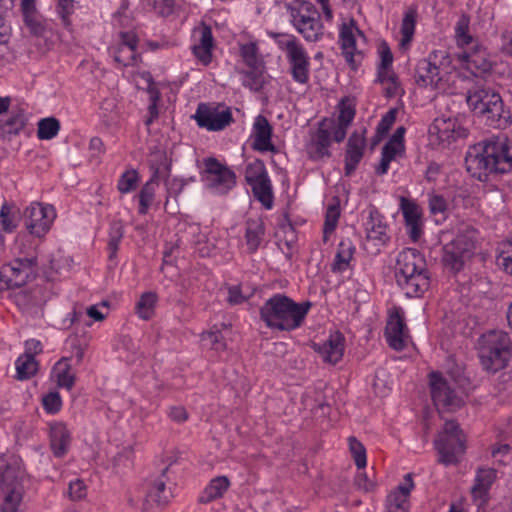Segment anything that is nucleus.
I'll return each mask as SVG.
<instances>
[{
	"label": "nucleus",
	"instance_id": "1",
	"mask_svg": "<svg viewBox=\"0 0 512 512\" xmlns=\"http://www.w3.org/2000/svg\"><path fill=\"white\" fill-rule=\"evenodd\" d=\"M465 165L473 178L488 181L490 176L512 169V145L507 138L477 143L469 147Z\"/></svg>",
	"mask_w": 512,
	"mask_h": 512
},
{
	"label": "nucleus",
	"instance_id": "2",
	"mask_svg": "<svg viewBox=\"0 0 512 512\" xmlns=\"http://www.w3.org/2000/svg\"><path fill=\"white\" fill-rule=\"evenodd\" d=\"M311 307L310 301L297 303L285 294L277 293L264 302L259 315L268 328L290 332L303 325Z\"/></svg>",
	"mask_w": 512,
	"mask_h": 512
},
{
	"label": "nucleus",
	"instance_id": "3",
	"mask_svg": "<svg viewBox=\"0 0 512 512\" xmlns=\"http://www.w3.org/2000/svg\"><path fill=\"white\" fill-rule=\"evenodd\" d=\"M397 285L409 297H421L430 287V272L424 256L414 248H405L396 259Z\"/></svg>",
	"mask_w": 512,
	"mask_h": 512
},
{
	"label": "nucleus",
	"instance_id": "4",
	"mask_svg": "<svg viewBox=\"0 0 512 512\" xmlns=\"http://www.w3.org/2000/svg\"><path fill=\"white\" fill-rule=\"evenodd\" d=\"M466 102L471 111L489 126L501 128L507 123L508 112L501 96L481 81H476L466 93Z\"/></svg>",
	"mask_w": 512,
	"mask_h": 512
},
{
	"label": "nucleus",
	"instance_id": "5",
	"mask_svg": "<svg viewBox=\"0 0 512 512\" xmlns=\"http://www.w3.org/2000/svg\"><path fill=\"white\" fill-rule=\"evenodd\" d=\"M511 340L508 333L491 331L481 337L479 347L480 363L488 373L504 369L511 358Z\"/></svg>",
	"mask_w": 512,
	"mask_h": 512
},
{
	"label": "nucleus",
	"instance_id": "6",
	"mask_svg": "<svg viewBox=\"0 0 512 512\" xmlns=\"http://www.w3.org/2000/svg\"><path fill=\"white\" fill-rule=\"evenodd\" d=\"M466 436L459 424L454 421H446L443 431L439 433L434 441L435 449L439 454V463L446 466L456 465L460 456L465 453Z\"/></svg>",
	"mask_w": 512,
	"mask_h": 512
},
{
	"label": "nucleus",
	"instance_id": "7",
	"mask_svg": "<svg viewBox=\"0 0 512 512\" xmlns=\"http://www.w3.org/2000/svg\"><path fill=\"white\" fill-rule=\"evenodd\" d=\"M202 181L214 194L225 195L236 185L235 173L214 157L204 159Z\"/></svg>",
	"mask_w": 512,
	"mask_h": 512
},
{
	"label": "nucleus",
	"instance_id": "8",
	"mask_svg": "<svg viewBox=\"0 0 512 512\" xmlns=\"http://www.w3.org/2000/svg\"><path fill=\"white\" fill-rule=\"evenodd\" d=\"M36 258H17L0 268V282L4 289L19 288L35 278Z\"/></svg>",
	"mask_w": 512,
	"mask_h": 512
},
{
	"label": "nucleus",
	"instance_id": "9",
	"mask_svg": "<svg viewBox=\"0 0 512 512\" xmlns=\"http://www.w3.org/2000/svg\"><path fill=\"white\" fill-rule=\"evenodd\" d=\"M55 217L56 213L52 206L33 202L25 208L19 219L31 235L40 238L50 230Z\"/></svg>",
	"mask_w": 512,
	"mask_h": 512
},
{
	"label": "nucleus",
	"instance_id": "10",
	"mask_svg": "<svg viewBox=\"0 0 512 512\" xmlns=\"http://www.w3.org/2000/svg\"><path fill=\"white\" fill-rule=\"evenodd\" d=\"M289 63L292 79L299 84H307L310 74V60L304 47L293 37L281 46Z\"/></svg>",
	"mask_w": 512,
	"mask_h": 512
},
{
	"label": "nucleus",
	"instance_id": "11",
	"mask_svg": "<svg viewBox=\"0 0 512 512\" xmlns=\"http://www.w3.org/2000/svg\"><path fill=\"white\" fill-rule=\"evenodd\" d=\"M449 63L445 51H433L428 58L421 59L415 67L414 79L418 86L427 87L437 85L441 80L440 68Z\"/></svg>",
	"mask_w": 512,
	"mask_h": 512
},
{
	"label": "nucleus",
	"instance_id": "12",
	"mask_svg": "<svg viewBox=\"0 0 512 512\" xmlns=\"http://www.w3.org/2000/svg\"><path fill=\"white\" fill-rule=\"evenodd\" d=\"M430 395L437 411L455 412L465 404L464 386H430Z\"/></svg>",
	"mask_w": 512,
	"mask_h": 512
},
{
	"label": "nucleus",
	"instance_id": "13",
	"mask_svg": "<svg viewBox=\"0 0 512 512\" xmlns=\"http://www.w3.org/2000/svg\"><path fill=\"white\" fill-rule=\"evenodd\" d=\"M173 462L174 461H171L165 468H163L159 475L150 476L146 479V495L144 499L145 509H148L153 505L163 508L169 503L172 497V492L166 485L168 479L167 472Z\"/></svg>",
	"mask_w": 512,
	"mask_h": 512
},
{
	"label": "nucleus",
	"instance_id": "14",
	"mask_svg": "<svg viewBox=\"0 0 512 512\" xmlns=\"http://www.w3.org/2000/svg\"><path fill=\"white\" fill-rule=\"evenodd\" d=\"M194 118L199 127L209 131L223 130L233 122V116L229 109L220 111L204 103L198 105Z\"/></svg>",
	"mask_w": 512,
	"mask_h": 512
},
{
	"label": "nucleus",
	"instance_id": "15",
	"mask_svg": "<svg viewBox=\"0 0 512 512\" xmlns=\"http://www.w3.org/2000/svg\"><path fill=\"white\" fill-rule=\"evenodd\" d=\"M120 43L109 48V54L121 67L134 66L140 55L137 53L138 37L133 32H120Z\"/></svg>",
	"mask_w": 512,
	"mask_h": 512
},
{
	"label": "nucleus",
	"instance_id": "16",
	"mask_svg": "<svg viewBox=\"0 0 512 512\" xmlns=\"http://www.w3.org/2000/svg\"><path fill=\"white\" fill-rule=\"evenodd\" d=\"M355 33L364 37L363 32L357 27V23L354 19H351L349 23H343L340 27L339 42L342 54L346 62L353 69L357 68L363 58L362 53L356 48Z\"/></svg>",
	"mask_w": 512,
	"mask_h": 512
},
{
	"label": "nucleus",
	"instance_id": "17",
	"mask_svg": "<svg viewBox=\"0 0 512 512\" xmlns=\"http://www.w3.org/2000/svg\"><path fill=\"white\" fill-rule=\"evenodd\" d=\"M333 118H324L319 122L315 134L312 136L308 146V153L313 160H319L331 155L329 147L331 145V135H333Z\"/></svg>",
	"mask_w": 512,
	"mask_h": 512
},
{
	"label": "nucleus",
	"instance_id": "18",
	"mask_svg": "<svg viewBox=\"0 0 512 512\" xmlns=\"http://www.w3.org/2000/svg\"><path fill=\"white\" fill-rule=\"evenodd\" d=\"M272 134L273 128L267 118L263 115H258L253 123L252 149L259 152L270 151L277 153V148L271 141Z\"/></svg>",
	"mask_w": 512,
	"mask_h": 512
},
{
	"label": "nucleus",
	"instance_id": "19",
	"mask_svg": "<svg viewBox=\"0 0 512 512\" xmlns=\"http://www.w3.org/2000/svg\"><path fill=\"white\" fill-rule=\"evenodd\" d=\"M496 479V470L493 468H479L476 472L475 483L471 494L475 505L480 509L489 500V490Z\"/></svg>",
	"mask_w": 512,
	"mask_h": 512
},
{
	"label": "nucleus",
	"instance_id": "20",
	"mask_svg": "<svg viewBox=\"0 0 512 512\" xmlns=\"http://www.w3.org/2000/svg\"><path fill=\"white\" fill-rule=\"evenodd\" d=\"M385 337L389 346L394 350L401 351L406 347L407 327L404 318L398 311L389 316L385 327Z\"/></svg>",
	"mask_w": 512,
	"mask_h": 512
},
{
	"label": "nucleus",
	"instance_id": "21",
	"mask_svg": "<svg viewBox=\"0 0 512 512\" xmlns=\"http://www.w3.org/2000/svg\"><path fill=\"white\" fill-rule=\"evenodd\" d=\"M0 489L4 496L23 497L24 487L17 466L0 464Z\"/></svg>",
	"mask_w": 512,
	"mask_h": 512
},
{
	"label": "nucleus",
	"instance_id": "22",
	"mask_svg": "<svg viewBox=\"0 0 512 512\" xmlns=\"http://www.w3.org/2000/svg\"><path fill=\"white\" fill-rule=\"evenodd\" d=\"M353 132L347 142L346 153H345V166L344 171L346 176H350L356 169L357 165L361 161L364 149L366 145L364 133Z\"/></svg>",
	"mask_w": 512,
	"mask_h": 512
},
{
	"label": "nucleus",
	"instance_id": "23",
	"mask_svg": "<svg viewBox=\"0 0 512 512\" xmlns=\"http://www.w3.org/2000/svg\"><path fill=\"white\" fill-rule=\"evenodd\" d=\"M294 27L300 24L321 21L320 13L315 5L309 1L295 0L286 6Z\"/></svg>",
	"mask_w": 512,
	"mask_h": 512
},
{
	"label": "nucleus",
	"instance_id": "24",
	"mask_svg": "<svg viewBox=\"0 0 512 512\" xmlns=\"http://www.w3.org/2000/svg\"><path fill=\"white\" fill-rule=\"evenodd\" d=\"M344 340V336L340 332H335L330 334L322 344H314V349L325 362L336 364L343 357Z\"/></svg>",
	"mask_w": 512,
	"mask_h": 512
},
{
	"label": "nucleus",
	"instance_id": "25",
	"mask_svg": "<svg viewBox=\"0 0 512 512\" xmlns=\"http://www.w3.org/2000/svg\"><path fill=\"white\" fill-rule=\"evenodd\" d=\"M400 207L405 220L408 235L411 240L416 242L422 234L421 212L419 207L416 203L404 197L401 198Z\"/></svg>",
	"mask_w": 512,
	"mask_h": 512
},
{
	"label": "nucleus",
	"instance_id": "26",
	"mask_svg": "<svg viewBox=\"0 0 512 512\" xmlns=\"http://www.w3.org/2000/svg\"><path fill=\"white\" fill-rule=\"evenodd\" d=\"M20 7L25 26L29 29V32L36 37L44 36L46 33V22L38 13L35 0H21Z\"/></svg>",
	"mask_w": 512,
	"mask_h": 512
},
{
	"label": "nucleus",
	"instance_id": "27",
	"mask_svg": "<svg viewBox=\"0 0 512 512\" xmlns=\"http://www.w3.org/2000/svg\"><path fill=\"white\" fill-rule=\"evenodd\" d=\"M457 58L476 77L488 74L492 69V63L487 59L483 50L458 53Z\"/></svg>",
	"mask_w": 512,
	"mask_h": 512
},
{
	"label": "nucleus",
	"instance_id": "28",
	"mask_svg": "<svg viewBox=\"0 0 512 512\" xmlns=\"http://www.w3.org/2000/svg\"><path fill=\"white\" fill-rule=\"evenodd\" d=\"M355 117V109L350 104L342 101L339 105V114L337 120L333 119V140L340 143L342 142L347 133V129Z\"/></svg>",
	"mask_w": 512,
	"mask_h": 512
},
{
	"label": "nucleus",
	"instance_id": "29",
	"mask_svg": "<svg viewBox=\"0 0 512 512\" xmlns=\"http://www.w3.org/2000/svg\"><path fill=\"white\" fill-rule=\"evenodd\" d=\"M71 442L70 432L64 423H54L50 427V447L56 457L66 454Z\"/></svg>",
	"mask_w": 512,
	"mask_h": 512
},
{
	"label": "nucleus",
	"instance_id": "30",
	"mask_svg": "<svg viewBox=\"0 0 512 512\" xmlns=\"http://www.w3.org/2000/svg\"><path fill=\"white\" fill-rule=\"evenodd\" d=\"M365 229L368 239L377 240L381 243H385L389 239L386 231L387 225L383 221V216L375 207H371L368 210Z\"/></svg>",
	"mask_w": 512,
	"mask_h": 512
},
{
	"label": "nucleus",
	"instance_id": "31",
	"mask_svg": "<svg viewBox=\"0 0 512 512\" xmlns=\"http://www.w3.org/2000/svg\"><path fill=\"white\" fill-rule=\"evenodd\" d=\"M470 257L471 255L462 250L454 241L447 243L443 247L442 262L446 267L455 272L460 271L464 266L465 259Z\"/></svg>",
	"mask_w": 512,
	"mask_h": 512
},
{
	"label": "nucleus",
	"instance_id": "32",
	"mask_svg": "<svg viewBox=\"0 0 512 512\" xmlns=\"http://www.w3.org/2000/svg\"><path fill=\"white\" fill-rule=\"evenodd\" d=\"M26 116L23 111H17L8 116L7 119L0 120V137L10 141L16 136L26 125Z\"/></svg>",
	"mask_w": 512,
	"mask_h": 512
},
{
	"label": "nucleus",
	"instance_id": "33",
	"mask_svg": "<svg viewBox=\"0 0 512 512\" xmlns=\"http://www.w3.org/2000/svg\"><path fill=\"white\" fill-rule=\"evenodd\" d=\"M265 234L264 222L261 218H249L246 221L245 239L250 253L257 251Z\"/></svg>",
	"mask_w": 512,
	"mask_h": 512
},
{
	"label": "nucleus",
	"instance_id": "34",
	"mask_svg": "<svg viewBox=\"0 0 512 512\" xmlns=\"http://www.w3.org/2000/svg\"><path fill=\"white\" fill-rule=\"evenodd\" d=\"M229 486L230 480L228 477L218 476L213 478L204 489L202 495L198 499V502L201 504H207L218 498H221L228 490Z\"/></svg>",
	"mask_w": 512,
	"mask_h": 512
},
{
	"label": "nucleus",
	"instance_id": "35",
	"mask_svg": "<svg viewBox=\"0 0 512 512\" xmlns=\"http://www.w3.org/2000/svg\"><path fill=\"white\" fill-rule=\"evenodd\" d=\"M158 180H159V169L156 168L153 171L151 178L143 185V187L141 188V190L139 192V195H138V197H139V210H138L139 214H141V215L147 214L148 209L154 200L156 188L159 185Z\"/></svg>",
	"mask_w": 512,
	"mask_h": 512
},
{
	"label": "nucleus",
	"instance_id": "36",
	"mask_svg": "<svg viewBox=\"0 0 512 512\" xmlns=\"http://www.w3.org/2000/svg\"><path fill=\"white\" fill-rule=\"evenodd\" d=\"M16 376L18 381H25L35 375L38 370V363L35 356L26 349L25 353L20 355L15 362Z\"/></svg>",
	"mask_w": 512,
	"mask_h": 512
},
{
	"label": "nucleus",
	"instance_id": "37",
	"mask_svg": "<svg viewBox=\"0 0 512 512\" xmlns=\"http://www.w3.org/2000/svg\"><path fill=\"white\" fill-rule=\"evenodd\" d=\"M354 252L355 246L352 241L349 238L342 239L338 245V251L335 255L334 262L332 263V271L343 272L347 270Z\"/></svg>",
	"mask_w": 512,
	"mask_h": 512
},
{
	"label": "nucleus",
	"instance_id": "38",
	"mask_svg": "<svg viewBox=\"0 0 512 512\" xmlns=\"http://www.w3.org/2000/svg\"><path fill=\"white\" fill-rule=\"evenodd\" d=\"M477 239L478 231L472 225L461 224L452 241L472 256Z\"/></svg>",
	"mask_w": 512,
	"mask_h": 512
},
{
	"label": "nucleus",
	"instance_id": "39",
	"mask_svg": "<svg viewBox=\"0 0 512 512\" xmlns=\"http://www.w3.org/2000/svg\"><path fill=\"white\" fill-rule=\"evenodd\" d=\"M416 19V10L410 9L405 12L400 28L401 39L399 41V47L402 50H406L410 47L415 33Z\"/></svg>",
	"mask_w": 512,
	"mask_h": 512
},
{
	"label": "nucleus",
	"instance_id": "40",
	"mask_svg": "<svg viewBox=\"0 0 512 512\" xmlns=\"http://www.w3.org/2000/svg\"><path fill=\"white\" fill-rule=\"evenodd\" d=\"M255 199H257L265 208L271 209L273 206V189L270 178H265L250 185Z\"/></svg>",
	"mask_w": 512,
	"mask_h": 512
},
{
	"label": "nucleus",
	"instance_id": "41",
	"mask_svg": "<svg viewBox=\"0 0 512 512\" xmlns=\"http://www.w3.org/2000/svg\"><path fill=\"white\" fill-rule=\"evenodd\" d=\"M51 377L56 381V384H74L77 380L67 357L61 358L54 365Z\"/></svg>",
	"mask_w": 512,
	"mask_h": 512
},
{
	"label": "nucleus",
	"instance_id": "42",
	"mask_svg": "<svg viewBox=\"0 0 512 512\" xmlns=\"http://www.w3.org/2000/svg\"><path fill=\"white\" fill-rule=\"evenodd\" d=\"M157 299L155 292L149 291L141 295L136 304V312L141 319L149 320L153 316Z\"/></svg>",
	"mask_w": 512,
	"mask_h": 512
},
{
	"label": "nucleus",
	"instance_id": "43",
	"mask_svg": "<svg viewBox=\"0 0 512 512\" xmlns=\"http://www.w3.org/2000/svg\"><path fill=\"white\" fill-rule=\"evenodd\" d=\"M268 177L265 164L260 159H255L245 167V181L249 186Z\"/></svg>",
	"mask_w": 512,
	"mask_h": 512
},
{
	"label": "nucleus",
	"instance_id": "44",
	"mask_svg": "<svg viewBox=\"0 0 512 512\" xmlns=\"http://www.w3.org/2000/svg\"><path fill=\"white\" fill-rule=\"evenodd\" d=\"M470 28V17L466 14H462L456 22L454 31L455 39L460 47H465L473 42V37L469 33Z\"/></svg>",
	"mask_w": 512,
	"mask_h": 512
},
{
	"label": "nucleus",
	"instance_id": "45",
	"mask_svg": "<svg viewBox=\"0 0 512 512\" xmlns=\"http://www.w3.org/2000/svg\"><path fill=\"white\" fill-rule=\"evenodd\" d=\"M60 122L55 117L43 118L38 122L37 137L40 140H50L57 136Z\"/></svg>",
	"mask_w": 512,
	"mask_h": 512
},
{
	"label": "nucleus",
	"instance_id": "46",
	"mask_svg": "<svg viewBox=\"0 0 512 512\" xmlns=\"http://www.w3.org/2000/svg\"><path fill=\"white\" fill-rule=\"evenodd\" d=\"M124 230L120 221H115L111 224L109 230V240L107 244V249L109 252L108 258L109 260H114L117 255V251L119 249V244L123 238Z\"/></svg>",
	"mask_w": 512,
	"mask_h": 512
},
{
	"label": "nucleus",
	"instance_id": "47",
	"mask_svg": "<svg viewBox=\"0 0 512 512\" xmlns=\"http://www.w3.org/2000/svg\"><path fill=\"white\" fill-rule=\"evenodd\" d=\"M294 28L308 42H317L324 35V26L321 21L300 24Z\"/></svg>",
	"mask_w": 512,
	"mask_h": 512
},
{
	"label": "nucleus",
	"instance_id": "48",
	"mask_svg": "<svg viewBox=\"0 0 512 512\" xmlns=\"http://www.w3.org/2000/svg\"><path fill=\"white\" fill-rule=\"evenodd\" d=\"M250 70L244 71L242 84L248 87L252 91H259L262 89L264 84L263 71L261 66L249 67Z\"/></svg>",
	"mask_w": 512,
	"mask_h": 512
},
{
	"label": "nucleus",
	"instance_id": "49",
	"mask_svg": "<svg viewBox=\"0 0 512 512\" xmlns=\"http://www.w3.org/2000/svg\"><path fill=\"white\" fill-rule=\"evenodd\" d=\"M201 344L203 347L214 350L217 353L226 350V341L220 331H208L201 335Z\"/></svg>",
	"mask_w": 512,
	"mask_h": 512
},
{
	"label": "nucleus",
	"instance_id": "50",
	"mask_svg": "<svg viewBox=\"0 0 512 512\" xmlns=\"http://www.w3.org/2000/svg\"><path fill=\"white\" fill-rule=\"evenodd\" d=\"M340 217V207L339 204L329 205L326 214H325V222L323 227V240L324 242L328 241L329 235H331L337 227L338 220Z\"/></svg>",
	"mask_w": 512,
	"mask_h": 512
},
{
	"label": "nucleus",
	"instance_id": "51",
	"mask_svg": "<svg viewBox=\"0 0 512 512\" xmlns=\"http://www.w3.org/2000/svg\"><path fill=\"white\" fill-rule=\"evenodd\" d=\"M17 222L18 218L12 211V207L5 202L0 210V226L2 231L12 233L18 225Z\"/></svg>",
	"mask_w": 512,
	"mask_h": 512
},
{
	"label": "nucleus",
	"instance_id": "52",
	"mask_svg": "<svg viewBox=\"0 0 512 512\" xmlns=\"http://www.w3.org/2000/svg\"><path fill=\"white\" fill-rule=\"evenodd\" d=\"M139 182V174L135 169L125 171L119 178L117 189L126 194L136 189Z\"/></svg>",
	"mask_w": 512,
	"mask_h": 512
},
{
	"label": "nucleus",
	"instance_id": "53",
	"mask_svg": "<svg viewBox=\"0 0 512 512\" xmlns=\"http://www.w3.org/2000/svg\"><path fill=\"white\" fill-rule=\"evenodd\" d=\"M240 54L248 67L261 66L258 58V47L254 42L243 44L240 48Z\"/></svg>",
	"mask_w": 512,
	"mask_h": 512
},
{
	"label": "nucleus",
	"instance_id": "54",
	"mask_svg": "<svg viewBox=\"0 0 512 512\" xmlns=\"http://www.w3.org/2000/svg\"><path fill=\"white\" fill-rule=\"evenodd\" d=\"M132 455V447H126L122 451L118 452L112 460L113 470L116 473H119L123 469L130 467L132 465Z\"/></svg>",
	"mask_w": 512,
	"mask_h": 512
},
{
	"label": "nucleus",
	"instance_id": "55",
	"mask_svg": "<svg viewBox=\"0 0 512 512\" xmlns=\"http://www.w3.org/2000/svg\"><path fill=\"white\" fill-rule=\"evenodd\" d=\"M408 498L399 492H391L387 496L388 512H407Z\"/></svg>",
	"mask_w": 512,
	"mask_h": 512
},
{
	"label": "nucleus",
	"instance_id": "56",
	"mask_svg": "<svg viewBox=\"0 0 512 512\" xmlns=\"http://www.w3.org/2000/svg\"><path fill=\"white\" fill-rule=\"evenodd\" d=\"M56 10L58 15L60 16L63 25L68 28L71 24L70 16L74 12V3L75 0H56Z\"/></svg>",
	"mask_w": 512,
	"mask_h": 512
},
{
	"label": "nucleus",
	"instance_id": "57",
	"mask_svg": "<svg viewBox=\"0 0 512 512\" xmlns=\"http://www.w3.org/2000/svg\"><path fill=\"white\" fill-rule=\"evenodd\" d=\"M42 405L47 413H57L62 407V400L58 392L52 391L44 395L42 398Z\"/></svg>",
	"mask_w": 512,
	"mask_h": 512
},
{
	"label": "nucleus",
	"instance_id": "58",
	"mask_svg": "<svg viewBox=\"0 0 512 512\" xmlns=\"http://www.w3.org/2000/svg\"><path fill=\"white\" fill-rule=\"evenodd\" d=\"M447 374L456 384H464L469 379L465 376L464 368L455 363L451 358L447 360Z\"/></svg>",
	"mask_w": 512,
	"mask_h": 512
},
{
	"label": "nucleus",
	"instance_id": "59",
	"mask_svg": "<svg viewBox=\"0 0 512 512\" xmlns=\"http://www.w3.org/2000/svg\"><path fill=\"white\" fill-rule=\"evenodd\" d=\"M148 92L150 94V100H151V104L149 105L148 107V111H149V118L145 121V124L147 126H149L153 121L154 119H156L158 117V108H157V103L158 101L160 100V92L159 90L154 86V83H151L149 85V88H148Z\"/></svg>",
	"mask_w": 512,
	"mask_h": 512
},
{
	"label": "nucleus",
	"instance_id": "60",
	"mask_svg": "<svg viewBox=\"0 0 512 512\" xmlns=\"http://www.w3.org/2000/svg\"><path fill=\"white\" fill-rule=\"evenodd\" d=\"M87 495V486L81 479L70 482L68 487V496L73 501L82 500Z\"/></svg>",
	"mask_w": 512,
	"mask_h": 512
},
{
	"label": "nucleus",
	"instance_id": "61",
	"mask_svg": "<svg viewBox=\"0 0 512 512\" xmlns=\"http://www.w3.org/2000/svg\"><path fill=\"white\" fill-rule=\"evenodd\" d=\"M330 410V405L325 402L319 403L312 409L314 419L320 423L322 428H327L329 426L328 416L330 414Z\"/></svg>",
	"mask_w": 512,
	"mask_h": 512
},
{
	"label": "nucleus",
	"instance_id": "62",
	"mask_svg": "<svg viewBox=\"0 0 512 512\" xmlns=\"http://www.w3.org/2000/svg\"><path fill=\"white\" fill-rule=\"evenodd\" d=\"M396 109H390L380 120L377 125V134L384 136L391 129L392 125L396 120Z\"/></svg>",
	"mask_w": 512,
	"mask_h": 512
},
{
	"label": "nucleus",
	"instance_id": "63",
	"mask_svg": "<svg viewBox=\"0 0 512 512\" xmlns=\"http://www.w3.org/2000/svg\"><path fill=\"white\" fill-rule=\"evenodd\" d=\"M379 55H380V63L377 69L384 70L386 68H391L393 63V54L391 52L390 47L386 42H382L379 47Z\"/></svg>",
	"mask_w": 512,
	"mask_h": 512
},
{
	"label": "nucleus",
	"instance_id": "64",
	"mask_svg": "<svg viewBox=\"0 0 512 512\" xmlns=\"http://www.w3.org/2000/svg\"><path fill=\"white\" fill-rule=\"evenodd\" d=\"M150 4L162 16L172 14L175 6L174 0H150Z\"/></svg>",
	"mask_w": 512,
	"mask_h": 512
}]
</instances>
